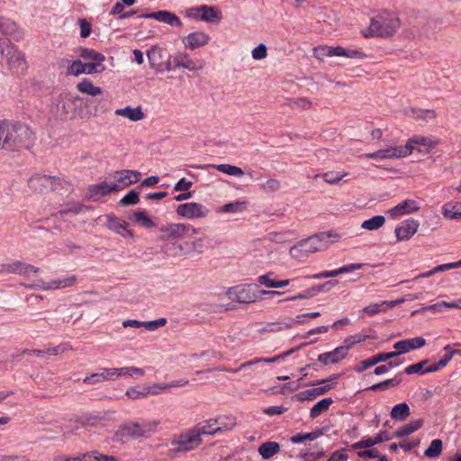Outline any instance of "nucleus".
I'll return each instance as SVG.
<instances>
[{
	"instance_id": "0eeeda50",
	"label": "nucleus",
	"mask_w": 461,
	"mask_h": 461,
	"mask_svg": "<svg viewBox=\"0 0 461 461\" xmlns=\"http://www.w3.org/2000/svg\"><path fill=\"white\" fill-rule=\"evenodd\" d=\"M176 212L177 215L189 220L205 218L210 213L208 207L196 202L181 203L176 207Z\"/></svg>"
},
{
	"instance_id": "cd10ccee",
	"label": "nucleus",
	"mask_w": 461,
	"mask_h": 461,
	"mask_svg": "<svg viewBox=\"0 0 461 461\" xmlns=\"http://www.w3.org/2000/svg\"><path fill=\"white\" fill-rule=\"evenodd\" d=\"M422 425V421L420 420H411V422L404 424L401 428H399L394 433L393 438H402L407 437L416 430H418Z\"/></svg>"
},
{
	"instance_id": "b1692460",
	"label": "nucleus",
	"mask_w": 461,
	"mask_h": 461,
	"mask_svg": "<svg viewBox=\"0 0 461 461\" xmlns=\"http://www.w3.org/2000/svg\"><path fill=\"white\" fill-rule=\"evenodd\" d=\"M347 356L342 348L337 347L330 352H325L318 356V361L324 366L335 365L344 359Z\"/></svg>"
},
{
	"instance_id": "3c124183",
	"label": "nucleus",
	"mask_w": 461,
	"mask_h": 461,
	"mask_svg": "<svg viewBox=\"0 0 461 461\" xmlns=\"http://www.w3.org/2000/svg\"><path fill=\"white\" fill-rule=\"evenodd\" d=\"M79 56L85 60L104 61L105 59L104 55H103L102 53L86 48H84L80 50Z\"/></svg>"
},
{
	"instance_id": "bb28decb",
	"label": "nucleus",
	"mask_w": 461,
	"mask_h": 461,
	"mask_svg": "<svg viewBox=\"0 0 461 461\" xmlns=\"http://www.w3.org/2000/svg\"><path fill=\"white\" fill-rule=\"evenodd\" d=\"M69 349H71V347L68 344H60L56 347L47 348L44 349L31 350V355H35L41 357H49L50 356L59 355Z\"/></svg>"
},
{
	"instance_id": "7ed1b4c3",
	"label": "nucleus",
	"mask_w": 461,
	"mask_h": 461,
	"mask_svg": "<svg viewBox=\"0 0 461 461\" xmlns=\"http://www.w3.org/2000/svg\"><path fill=\"white\" fill-rule=\"evenodd\" d=\"M401 23L395 14L381 12L371 19L367 32H364L365 37L393 35L400 27Z\"/></svg>"
},
{
	"instance_id": "2f4dec72",
	"label": "nucleus",
	"mask_w": 461,
	"mask_h": 461,
	"mask_svg": "<svg viewBox=\"0 0 461 461\" xmlns=\"http://www.w3.org/2000/svg\"><path fill=\"white\" fill-rule=\"evenodd\" d=\"M199 432V436L202 435H215L219 433V428L217 427L215 418L206 420L197 426L194 427Z\"/></svg>"
},
{
	"instance_id": "a211bd4d",
	"label": "nucleus",
	"mask_w": 461,
	"mask_h": 461,
	"mask_svg": "<svg viewBox=\"0 0 461 461\" xmlns=\"http://www.w3.org/2000/svg\"><path fill=\"white\" fill-rule=\"evenodd\" d=\"M114 368H99L98 372L91 374L83 379L84 384H95L104 381H115Z\"/></svg>"
},
{
	"instance_id": "680f3d73",
	"label": "nucleus",
	"mask_w": 461,
	"mask_h": 461,
	"mask_svg": "<svg viewBox=\"0 0 461 461\" xmlns=\"http://www.w3.org/2000/svg\"><path fill=\"white\" fill-rule=\"evenodd\" d=\"M104 61L84 62V74L91 75L104 70Z\"/></svg>"
},
{
	"instance_id": "e2e57ef3",
	"label": "nucleus",
	"mask_w": 461,
	"mask_h": 461,
	"mask_svg": "<svg viewBox=\"0 0 461 461\" xmlns=\"http://www.w3.org/2000/svg\"><path fill=\"white\" fill-rule=\"evenodd\" d=\"M375 443L374 441V437H363L361 440L352 444L350 446L351 449L357 450L362 448H369L373 446H375Z\"/></svg>"
},
{
	"instance_id": "49530a36",
	"label": "nucleus",
	"mask_w": 461,
	"mask_h": 461,
	"mask_svg": "<svg viewBox=\"0 0 461 461\" xmlns=\"http://www.w3.org/2000/svg\"><path fill=\"white\" fill-rule=\"evenodd\" d=\"M82 461H115V457L113 456L103 455L100 452L95 450L85 454H81Z\"/></svg>"
},
{
	"instance_id": "864d4df0",
	"label": "nucleus",
	"mask_w": 461,
	"mask_h": 461,
	"mask_svg": "<svg viewBox=\"0 0 461 461\" xmlns=\"http://www.w3.org/2000/svg\"><path fill=\"white\" fill-rule=\"evenodd\" d=\"M406 114L411 115L417 119H432L435 117V113L432 110H422V109H413L411 108L409 111H406Z\"/></svg>"
},
{
	"instance_id": "c85d7f7f",
	"label": "nucleus",
	"mask_w": 461,
	"mask_h": 461,
	"mask_svg": "<svg viewBox=\"0 0 461 461\" xmlns=\"http://www.w3.org/2000/svg\"><path fill=\"white\" fill-rule=\"evenodd\" d=\"M77 88L79 92L86 94L90 96H96L103 93L100 86H95L92 81L88 78L82 79L77 85Z\"/></svg>"
},
{
	"instance_id": "aec40b11",
	"label": "nucleus",
	"mask_w": 461,
	"mask_h": 461,
	"mask_svg": "<svg viewBox=\"0 0 461 461\" xmlns=\"http://www.w3.org/2000/svg\"><path fill=\"white\" fill-rule=\"evenodd\" d=\"M426 343V340L421 337H415L411 339H406L399 340L393 344V348L399 350L401 354L407 353L413 349L422 348Z\"/></svg>"
},
{
	"instance_id": "6e6d98bb",
	"label": "nucleus",
	"mask_w": 461,
	"mask_h": 461,
	"mask_svg": "<svg viewBox=\"0 0 461 461\" xmlns=\"http://www.w3.org/2000/svg\"><path fill=\"white\" fill-rule=\"evenodd\" d=\"M140 196L139 192L135 190L130 191L127 194H125L119 202V203L122 206L135 205L139 203Z\"/></svg>"
},
{
	"instance_id": "393cba45",
	"label": "nucleus",
	"mask_w": 461,
	"mask_h": 461,
	"mask_svg": "<svg viewBox=\"0 0 461 461\" xmlns=\"http://www.w3.org/2000/svg\"><path fill=\"white\" fill-rule=\"evenodd\" d=\"M114 113L117 116L125 117L131 122H139L145 117L141 106L118 108L114 111Z\"/></svg>"
},
{
	"instance_id": "4468645a",
	"label": "nucleus",
	"mask_w": 461,
	"mask_h": 461,
	"mask_svg": "<svg viewBox=\"0 0 461 461\" xmlns=\"http://www.w3.org/2000/svg\"><path fill=\"white\" fill-rule=\"evenodd\" d=\"M419 226V221L412 218L402 221L394 230L397 240H410L417 232Z\"/></svg>"
},
{
	"instance_id": "a878e982",
	"label": "nucleus",
	"mask_w": 461,
	"mask_h": 461,
	"mask_svg": "<svg viewBox=\"0 0 461 461\" xmlns=\"http://www.w3.org/2000/svg\"><path fill=\"white\" fill-rule=\"evenodd\" d=\"M442 215L447 220H461V202H448L442 206Z\"/></svg>"
},
{
	"instance_id": "dca6fc26",
	"label": "nucleus",
	"mask_w": 461,
	"mask_h": 461,
	"mask_svg": "<svg viewBox=\"0 0 461 461\" xmlns=\"http://www.w3.org/2000/svg\"><path fill=\"white\" fill-rule=\"evenodd\" d=\"M139 17L154 19L159 23H163L173 27H181L183 25L181 20L175 14L166 10L140 14Z\"/></svg>"
},
{
	"instance_id": "338daca9",
	"label": "nucleus",
	"mask_w": 461,
	"mask_h": 461,
	"mask_svg": "<svg viewBox=\"0 0 461 461\" xmlns=\"http://www.w3.org/2000/svg\"><path fill=\"white\" fill-rule=\"evenodd\" d=\"M375 365H376V363H375V357L372 356L365 360L358 362L357 365L354 367V370L357 373H362L365 370H366Z\"/></svg>"
},
{
	"instance_id": "69168bd1",
	"label": "nucleus",
	"mask_w": 461,
	"mask_h": 461,
	"mask_svg": "<svg viewBox=\"0 0 461 461\" xmlns=\"http://www.w3.org/2000/svg\"><path fill=\"white\" fill-rule=\"evenodd\" d=\"M388 303L389 301H384L379 303H373L365 307L363 311L368 315H375L384 311V306H388Z\"/></svg>"
},
{
	"instance_id": "0e129e2a",
	"label": "nucleus",
	"mask_w": 461,
	"mask_h": 461,
	"mask_svg": "<svg viewBox=\"0 0 461 461\" xmlns=\"http://www.w3.org/2000/svg\"><path fill=\"white\" fill-rule=\"evenodd\" d=\"M166 318H159L154 321H144L143 328L149 331H154L167 324Z\"/></svg>"
},
{
	"instance_id": "e433bc0d",
	"label": "nucleus",
	"mask_w": 461,
	"mask_h": 461,
	"mask_svg": "<svg viewBox=\"0 0 461 461\" xmlns=\"http://www.w3.org/2000/svg\"><path fill=\"white\" fill-rule=\"evenodd\" d=\"M333 400L330 397L321 399L315 403L310 410L311 418L314 419L319 417L321 413L328 411L330 406L332 404Z\"/></svg>"
},
{
	"instance_id": "de8ad7c7",
	"label": "nucleus",
	"mask_w": 461,
	"mask_h": 461,
	"mask_svg": "<svg viewBox=\"0 0 461 461\" xmlns=\"http://www.w3.org/2000/svg\"><path fill=\"white\" fill-rule=\"evenodd\" d=\"M442 452V441L440 439H433L429 447L424 451V456L429 458L438 457Z\"/></svg>"
},
{
	"instance_id": "774afa93",
	"label": "nucleus",
	"mask_w": 461,
	"mask_h": 461,
	"mask_svg": "<svg viewBox=\"0 0 461 461\" xmlns=\"http://www.w3.org/2000/svg\"><path fill=\"white\" fill-rule=\"evenodd\" d=\"M251 55L255 60H260L265 59L267 55V46L264 43L258 44L252 50Z\"/></svg>"
},
{
	"instance_id": "72a5a7b5",
	"label": "nucleus",
	"mask_w": 461,
	"mask_h": 461,
	"mask_svg": "<svg viewBox=\"0 0 461 461\" xmlns=\"http://www.w3.org/2000/svg\"><path fill=\"white\" fill-rule=\"evenodd\" d=\"M27 265L21 261H11L0 266V273L24 274Z\"/></svg>"
},
{
	"instance_id": "f8f14e48",
	"label": "nucleus",
	"mask_w": 461,
	"mask_h": 461,
	"mask_svg": "<svg viewBox=\"0 0 461 461\" xmlns=\"http://www.w3.org/2000/svg\"><path fill=\"white\" fill-rule=\"evenodd\" d=\"M420 205L415 200L406 199L386 212V214L392 220H396L402 216L417 212Z\"/></svg>"
},
{
	"instance_id": "a18cd8bd",
	"label": "nucleus",
	"mask_w": 461,
	"mask_h": 461,
	"mask_svg": "<svg viewBox=\"0 0 461 461\" xmlns=\"http://www.w3.org/2000/svg\"><path fill=\"white\" fill-rule=\"evenodd\" d=\"M212 167L228 176H241L244 174L240 167L230 164L213 165Z\"/></svg>"
},
{
	"instance_id": "7c9ffc66",
	"label": "nucleus",
	"mask_w": 461,
	"mask_h": 461,
	"mask_svg": "<svg viewBox=\"0 0 461 461\" xmlns=\"http://www.w3.org/2000/svg\"><path fill=\"white\" fill-rule=\"evenodd\" d=\"M116 380L121 377L143 376L144 369L136 366L113 367Z\"/></svg>"
},
{
	"instance_id": "423d86ee",
	"label": "nucleus",
	"mask_w": 461,
	"mask_h": 461,
	"mask_svg": "<svg viewBox=\"0 0 461 461\" xmlns=\"http://www.w3.org/2000/svg\"><path fill=\"white\" fill-rule=\"evenodd\" d=\"M202 443V438L199 436L198 430L195 428L185 429L178 435H176L171 439V446L176 447L178 452L191 451Z\"/></svg>"
},
{
	"instance_id": "20e7f679",
	"label": "nucleus",
	"mask_w": 461,
	"mask_h": 461,
	"mask_svg": "<svg viewBox=\"0 0 461 461\" xmlns=\"http://www.w3.org/2000/svg\"><path fill=\"white\" fill-rule=\"evenodd\" d=\"M226 294L233 302L251 303L260 299L262 295L276 296L281 293L275 290H261L256 284H242L228 288Z\"/></svg>"
},
{
	"instance_id": "39448f33",
	"label": "nucleus",
	"mask_w": 461,
	"mask_h": 461,
	"mask_svg": "<svg viewBox=\"0 0 461 461\" xmlns=\"http://www.w3.org/2000/svg\"><path fill=\"white\" fill-rule=\"evenodd\" d=\"M313 56L322 60L328 57H345L347 59H362L365 54L357 49H346L342 46H318L313 49Z\"/></svg>"
},
{
	"instance_id": "5fc2aeb1",
	"label": "nucleus",
	"mask_w": 461,
	"mask_h": 461,
	"mask_svg": "<svg viewBox=\"0 0 461 461\" xmlns=\"http://www.w3.org/2000/svg\"><path fill=\"white\" fill-rule=\"evenodd\" d=\"M126 396H128L131 400H138L140 398L148 397L147 390L145 385L138 388V387H129L125 393Z\"/></svg>"
},
{
	"instance_id": "f257e3e1",
	"label": "nucleus",
	"mask_w": 461,
	"mask_h": 461,
	"mask_svg": "<svg viewBox=\"0 0 461 461\" xmlns=\"http://www.w3.org/2000/svg\"><path fill=\"white\" fill-rule=\"evenodd\" d=\"M28 128L19 122L0 120V150L17 152L26 148Z\"/></svg>"
},
{
	"instance_id": "473e14b6",
	"label": "nucleus",
	"mask_w": 461,
	"mask_h": 461,
	"mask_svg": "<svg viewBox=\"0 0 461 461\" xmlns=\"http://www.w3.org/2000/svg\"><path fill=\"white\" fill-rule=\"evenodd\" d=\"M219 433L231 430L236 426V418L232 415H220L215 418Z\"/></svg>"
},
{
	"instance_id": "37998d69",
	"label": "nucleus",
	"mask_w": 461,
	"mask_h": 461,
	"mask_svg": "<svg viewBox=\"0 0 461 461\" xmlns=\"http://www.w3.org/2000/svg\"><path fill=\"white\" fill-rule=\"evenodd\" d=\"M131 220L141 227L145 228H152L155 226L153 221L149 217L148 213L145 211H138L135 212L131 215Z\"/></svg>"
},
{
	"instance_id": "f3484780",
	"label": "nucleus",
	"mask_w": 461,
	"mask_h": 461,
	"mask_svg": "<svg viewBox=\"0 0 461 461\" xmlns=\"http://www.w3.org/2000/svg\"><path fill=\"white\" fill-rule=\"evenodd\" d=\"M334 378H335V376L333 375V376H330L327 380L318 381L316 383V384L320 385V386H316V387L300 392L297 394L298 399L301 401H312L313 399L317 398L318 396L326 393L330 389H331V385L330 384H325L327 381H331Z\"/></svg>"
},
{
	"instance_id": "f704fd0d",
	"label": "nucleus",
	"mask_w": 461,
	"mask_h": 461,
	"mask_svg": "<svg viewBox=\"0 0 461 461\" xmlns=\"http://www.w3.org/2000/svg\"><path fill=\"white\" fill-rule=\"evenodd\" d=\"M411 414V410L406 402L394 405L391 410V418L394 420H404Z\"/></svg>"
},
{
	"instance_id": "09e8293b",
	"label": "nucleus",
	"mask_w": 461,
	"mask_h": 461,
	"mask_svg": "<svg viewBox=\"0 0 461 461\" xmlns=\"http://www.w3.org/2000/svg\"><path fill=\"white\" fill-rule=\"evenodd\" d=\"M66 73L68 76L73 77H78L84 74V62L80 59L72 60L71 62H69Z\"/></svg>"
},
{
	"instance_id": "ddd939ff",
	"label": "nucleus",
	"mask_w": 461,
	"mask_h": 461,
	"mask_svg": "<svg viewBox=\"0 0 461 461\" xmlns=\"http://www.w3.org/2000/svg\"><path fill=\"white\" fill-rule=\"evenodd\" d=\"M208 33L203 31H195L188 33L182 38V43L185 49L194 50L207 45L210 41Z\"/></svg>"
},
{
	"instance_id": "9b49d317",
	"label": "nucleus",
	"mask_w": 461,
	"mask_h": 461,
	"mask_svg": "<svg viewBox=\"0 0 461 461\" xmlns=\"http://www.w3.org/2000/svg\"><path fill=\"white\" fill-rule=\"evenodd\" d=\"M170 59H172L175 68H183L192 72L201 70L203 68L202 61L194 59L185 51H178L174 55H170Z\"/></svg>"
},
{
	"instance_id": "5701e85b",
	"label": "nucleus",
	"mask_w": 461,
	"mask_h": 461,
	"mask_svg": "<svg viewBox=\"0 0 461 461\" xmlns=\"http://www.w3.org/2000/svg\"><path fill=\"white\" fill-rule=\"evenodd\" d=\"M147 57L151 68L157 72H163V50L158 46H152L147 51Z\"/></svg>"
},
{
	"instance_id": "603ef678",
	"label": "nucleus",
	"mask_w": 461,
	"mask_h": 461,
	"mask_svg": "<svg viewBox=\"0 0 461 461\" xmlns=\"http://www.w3.org/2000/svg\"><path fill=\"white\" fill-rule=\"evenodd\" d=\"M321 433L319 431H313L309 433H298L291 438V442L294 444H301L305 440H315L320 437Z\"/></svg>"
},
{
	"instance_id": "a19ab883",
	"label": "nucleus",
	"mask_w": 461,
	"mask_h": 461,
	"mask_svg": "<svg viewBox=\"0 0 461 461\" xmlns=\"http://www.w3.org/2000/svg\"><path fill=\"white\" fill-rule=\"evenodd\" d=\"M385 218L383 215H375L372 218L364 221L361 223V228L366 230H376L384 226Z\"/></svg>"
},
{
	"instance_id": "13d9d810",
	"label": "nucleus",
	"mask_w": 461,
	"mask_h": 461,
	"mask_svg": "<svg viewBox=\"0 0 461 461\" xmlns=\"http://www.w3.org/2000/svg\"><path fill=\"white\" fill-rule=\"evenodd\" d=\"M54 181L55 179L53 177L48 176H35L31 177V182H32L33 185H35V182L41 184L42 188H40V191H42L43 189L52 188Z\"/></svg>"
},
{
	"instance_id": "4c0bfd02",
	"label": "nucleus",
	"mask_w": 461,
	"mask_h": 461,
	"mask_svg": "<svg viewBox=\"0 0 461 461\" xmlns=\"http://www.w3.org/2000/svg\"><path fill=\"white\" fill-rule=\"evenodd\" d=\"M402 381V375L401 373L397 374L394 377L391 379L384 380L381 383L375 384L371 385L368 390L377 391V390H386L389 387H395L400 384Z\"/></svg>"
},
{
	"instance_id": "052dcab7",
	"label": "nucleus",
	"mask_w": 461,
	"mask_h": 461,
	"mask_svg": "<svg viewBox=\"0 0 461 461\" xmlns=\"http://www.w3.org/2000/svg\"><path fill=\"white\" fill-rule=\"evenodd\" d=\"M455 353H456L455 350H450L439 361L430 365L429 371L437 372L439 369H441L444 366H446L447 365V363L452 359V357H454Z\"/></svg>"
},
{
	"instance_id": "bf43d9fd",
	"label": "nucleus",
	"mask_w": 461,
	"mask_h": 461,
	"mask_svg": "<svg viewBox=\"0 0 461 461\" xmlns=\"http://www.w3.org/2000/svg\"><path fill=\"white\" fill-rule=\"evenodd\" d=\"M245 208V203L244 202H234L224 204L222 207L220 208L219 212H242Z\"/></svg>"
},
{
	"instance_id": "f03ea898",
	"label": "nucleus",
	"mask_w": 461,
	"mask_h": 461,
	"mask_svg": "<svg viewBox=\"0 0 461 461\" xmlns=\"http://www.w3.org/2000/svg\"><path fill=\"white\" fill-rule=\"evenodd\" d=\"M336 236L331 232H321L302 240L290 249V255L297 261L304 262L311 254L323 249L330 238Z\"/></svg>"
},
{
	"instance_id": "c03bdc74",
	"label": "nucleus",
	"mask_w": 461,
	"mask_h": 461,
	"mask_svg": "<svg viewBox=\"0 0 461 461\" xmlns=\"http://www.w3.org/2000/svg\"><path fill=\"white\" fill-rule=\"evenodd\" d=\"M429 363V360H422L419 363L407 366L404 370V373L406 375H413V374H419V375H424L427 373H433V371L429 370V366L425 367V366Z\"/></svg>"
},
{
	"instance_id": "79ce46f5",
	"label": "nucleus",
	"mask_w": 461,
	"mask_h": 461,
	"mask_svg": "<svg viewBox=\"0 0 461 461\" xmlns=\"http://www.w3.org/2000/svg\"><path fill=\"white\" fill-rule=\"evenodd\" d=\"M429 308L433 309V312H442L447 309L461 310V299H456L452 302H438L437 303L429 305Z\"/></svg>"
},
{
	"instance_id": "9d476101",
	"label": "nucleus",
	"mask_w": 461,
	"mask_h": 461,
	"mask_svg": "<svg viewBox=\"0 0 461 461\" xmlns=\"http://www.w3.org/2000/svg\"><path fill=\"white\" fill-rule=\"evenodd\" d=\"M409 149L402 148L401 146H390L386 149H379L372 153L363 154V158H375V159H392L401 158L408 156Z\"/></svg>"
},
{
	"instance_id": "412c9836",
	"label": "nucleus",
	"mask_w": 461,
	"mask_h": 461,
	"mask_svg": "<svg viewBox=\"0 0 461 461\" xmlns=\"http://www.w3.org/2000/svg\"><path fill=\"white\" fill-rule=\"evenodd\" d=\"M112 192H116L115 184H113V182L104 181L88 186V195L93 200H97Z\"/></svg>"
},
{
	"instance_id": "ea45409f",
	"label": "nucleus",
	"mask_w": 461,
	"mask_h": 461,
	"mask_svg": "<svg viewBox=\"0 0 461 461\" xmlns=\"http://www.w3.org/2000/svg\"><path fill=\"white\" fill-rule=\"evenodd\" d=\"M221 16L219 13L211 6L201 5L200 10V20L207 23H216L220 20Z\"/></svg>"
},
{
	"instance_id": "4be33fe9",
	"label": "nucleus",
	"mask_w": 461,
	"mask_h": 461,
	"mask_svg": "<svg viewBox=\"0 0 461 461\" xmlns=\"http://www.w3.org/2000/svg\"><path fill=\"white\" fill-rule=\"evenodd\" d=\"M76 280H77L76 276H68L53 279L50 282L43 283L42 285H32L31 284V287L39 286L43 289H61V288H66V287L71 286L72 285H74L76 283Z\"/></svg>"
},
{
	"instance_id": "6e6552de",
	"label": "nucleus",
	"mask_w": 461,
	"mask_h": 461,
	"mask_svg": "<svg viewBox=\"0 0 461 461\" xmlns=\"http://www.w3.org/2000/svg\"><path fill=\"white\" fill-rule=\"evenodd\" d=\"M140 172L130 169L117 170L111 175L113 179V184H115L116 192L137 183L140 179Z\"/></svg>"
},
{
	"instance_id": "c756f323",
	"label": "nucleus",
	"mask_w": 461,
	"mask_h": 461,
	"mask_svg": "<svg viewBox=\"0 0 461 461\" xmlns=\"http://www.w3.org/2000/svg\"><path fill=\"white\" fill-rule=\"evenodd\" d=\"M280 451V445L276 441H267L261 444L258 453L263 459H269Z\"/></svg>"
},
{
	"instance_id": "c9c22d12",
	"label": "nucleus",
	"mask_w": 461,
	"mask_h": 461,
	"mask_svg": "<svg viewBox=\"0 0 461 461\" xmlns=\"http://www.w3.org/2000/svg\"><path fill=\"white\" fill-rule=\"evenodd\" d=\"M121 432L123 436L137 438L143 437L140 422L126 423L121 428Z\"/></svg>"
},
{
	"instance_id": "6ab92c4d",
	"label": "nucleus",
	"mask_w": 461,
	"mask_h": 461,
	"mask_svg": "<svg viewBox=\"0 0 461 461\" xmlns=\"http://www.w3.org/2000/svg\"><path fill=\"white\" fill-rule=\"evenodd\" d=\"M190 230V225L185 223H169L159 228L164 233V238L176 239L185 235Z\"/></svg>"
},
{
	"instance_id": "8fccbe9b",
	"label": "nucleus",
	"mask_w": 461,
	"mask_h": 461,
	"mask_svg": "<svg viewBox=\"0 0 461 461\" xmlns=\"http://www.w3.org/2000/svg\"><path fill=\"white\" fill-rule=\"evenodd\" d=\"M211 244H212V240L210 238L202 237V238H198V239H195L194 240H193L192 249L195 252L203 253L205 250H207L211 247Z\"/></svg>"
},
{
	"instance_id": "1a4fd4ad",
	"label": "nucleus",
	"mask_w": 461,
	"mask_h": 461,
	"mask_svg": "<svg viewBox=\"0 0 461 461\" xmlns=\"http://www.w3.org/2000/svg\"><path fill=\"white\" fill-rule=\"evenodd\" d=\"M438 143V140L435 137L414 136L410 139L405 145H402V148H407L409 149V156L413 149L429 153Z\"/></svg>"
},
{
	"instance_id": "58836bf2",
	"label": "nucleus",
	"mask_w": 461,
	"mask_h": 461,
	"mask_svg": "<svg viewBox=\"0 0 461 461\" xmlns=\"http://www.w3.org/2000/svg\"><path fill=\"white\" fill-rule=\"evenodd\" d=\"M160 420H145L140 422L141 427V431L143 432L144 438H149L152 436L158 430V427L160 425Z\"/></svg>"
},
{
	"instance_id": "4d7b16f0",
	"label": "nucleus",
	"mask_w": 461,
	"mask_h": 461,
	"mask_svg": "<svg viewBox=\"0 0 461 461\" xmlns=\"http://www.w3.org/2000/svg\"><path fill=\"white\" fill-rule=\"evenodd\" d=\"M347 175H348V173H346V172L330 171V172L324 173L322 176V179L328 184L336 185L340 180H342V178L345 177Z\"/></svg>"
},
{
	"instance_id": "2eb2a0df",
	"label": "nucleus",
	"mask_w": 461,
	"mask_h": 461,
	"mask_svg": "<svg viewBox=\"0 0 461 461\" xmlns=\"http://www.w3.org/2000/svg\"><path fill=\"white\" fill-rule=\"evenodd\" d=\"M106 227L124 239H133V232L128 229L129 224L114 215H106Z\"/></svg>"
}]
</instances>
